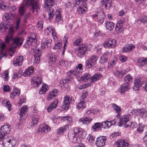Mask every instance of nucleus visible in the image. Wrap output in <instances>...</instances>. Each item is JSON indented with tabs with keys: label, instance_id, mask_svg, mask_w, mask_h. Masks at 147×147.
Here are the masks:
<instances>
[{
	"label": "nucleus",
	"instance_id": "1",
	"mask_svg": "<svg viewBox=\"0 0 147 147\" xmlns=\"http://www.w3.org/2000/svg\"><path fill=\"white\" fill-rule=\"evenodd\" d=\"M13 32V28H10L8 32V34L5 37V39L6 43H9L11 40L13 41V44L9 50V52H11L13 53L15 52L14 49L17 45L21 46L23 41V39L21 38L17 37L13 39L12 34Z\"/></svg>",
	"mask_w": 147,
	"mask_h": 147
},
{
	"label": "nucleus",
	"instance_id": "2",
	"mask_svg": "<svg viewBox=\"0 0 147 147\" xmlns=\"http://www.w3.org/2000/svg\"><path fill=\"white\" fill-rule=\"evenodd\" d=\"M81 134L82 138H84L86 136L85 132H81L77 128L74 129L73 131H70L68 133V137L69 140L73 143H79L80 142V139L77 137Z\"/></svg>",
	"mask_w": 147,
	"mask_h": 147
},
{
	"label": "nucleus",
	"instance_id": "3",
	"mask_svg": "<svg viewBox=\"0 0 147 147\" xmlns=\"http://www.w3.org/2000/svg\"><path fill=\"white\" fill-rule=\"evenodd\" d=\"M119 118H120V120L118 124L119 126L125 125V127L127 128L130 127L132 123L129 121L131 118V116L130 114H128L123 115ZM118 123H119L118 122Z\"/></svg>",
	"mask_w": 147,
	"mask_h": 147
},
{
	"label": "nucleus",
	"instance_id": "4",
	"mask_svg": "<svg viewBox=\"0 0 147 147\" xmlns=\"http://www.w3.org/2000/svg\"><path fill=\"white\" fill-rule=\"evenodd\" d=\"M87 51V47L86 45L84 44H82L76 48L75 52L78 57L82 58L85 56Z\"/></svg>",
	"mask_w": 147,
	"mask_h": 147
},
{
	"label": "nucleus",
	"instance_id": "5",
	"mask_svg": "<svg viewBox=\"0 0 147 147\" xmlns=\"http://www.w3.org/2000/svg\"><path fill=\"white\" fill-rule=\"evenodd\" d=\"M16 143L15 138L11 137H7L3 139L2 145L3 147H13Z\"/></svg>",
	"mask_w": 147,
	"mask_h": 147
},
{
	"label": "nucleus",
	"instance_id": "6",
	"mask_svg": "<svg viewBox=\"0 0 147 147\" xmlns=\"http://www.w3.org/2000/svg\"><path fill=\"white\" fill-rule=\"evenodd\" d=\"M104 46L106 48H113L115 47L116 45V41L112 38L107 40L104 43Z\"/></svg>",
	"mask_w": 147,
	"mask_h": 147
},
{
	"label": "nucleus",
	"instance_id": "7",
	"mask_svg": "<svg viewBox=\"0 0 147 147\" xmlns=\"http://www.w3.org/2000/svg\"><path fill=\"white\" fill-rule=\"evenodd\" d=\"M106 140V137L105 136H100L97 138L96 144L97 147H102L105 144Z\"/></svg>",
	"mask_w": 147,
	"mask_h": 147
},
{
	"label": "nucleus",
	"instance_id": "8",
	"mask_svg": "<svg viewBox=\"0 0 147 147\" xmlns=\"http://www.w3.org/2000/svg\"><path fill=\"white\" fill-rule=\"evenodd\" d=\"M50 130V128L48 125L43 124L39 126L38 129V134H44L48 132Z\"/></svg>",
	"mask_w": 147,
	"mask_h": 147
},
{
	"label": "nucleus",
	"instance_id": "9",
	"mask_svg": "<svg viewBox=\"0 0 147 147\" xmlns=\"http://www.w3.org/2000/svg\"><path fill=\"white\" fill-rule=\"evenodd\" d=\"M70 97L66 95L64 96L63 104L61 106V107L63 110H67L68 109L70 105Z\"/></svg>",
	"mask_w": 147,
	"mask_h": 147
},
{
	"label": "nucleus",
	"instance_id": "10",
	"mask_svg": "<svg viewBox=\"0 0 147 147\" xmlns=\"http://www.w3.org/2000/svg\"><path fill=\"white\" fill-rule=\"evenodd\" d=\"M37 40L36 39V36L35 34L34 33L32 34V36L28 38L27 39L26 44V45H28V46H30L31 45H36V43Z\"/></svg>",
	"mask_w": 147,
	"mask_h": 147
},
{
	"label": "nucleus",
	"instance_id": "11",
	"mask_svg": "<svg viewBox=\"0 0 147 147\" xmlns=\"http://www.w3.org/2000/svg\"><path fill=\"white\" fill-rule=\"evenodd\" d=\"M42 82L41 78L38 76L34 77L31 80V83L35 87H38L41 84Z\"/></svg>",
	"mask_w": 147,
	"mask_h": 147
},
{
	"label": "nucleus",
	"instance_id": "12",
	"mask_svg": "<svg viewBox=\"0 0 147 147\" xmlns=\"http://www.w3.org/2000/svg\"><path fill=\"white\" fill-rule=\"evenodd\" d=\"M92 120V119L90 117H85L79 119L78 122L81 124L84 125L90 123Z\"/></svg>",
	"mask_w": 147,
	"mask_h": 147
},
{
	"label": "nucleus",
	"instance_id": "13",
	"mask_svg": "<svg viewBox=\"0 0 147 147\" xmlns=\"http://www.w3.org/2000/svg\"><path fill=\"white\" fill-rule=\"evenodd\" d=\"M144 80H140L139 79L135 80L134 82V85L133 87V89L135 91L138 90L142 86V82Z\"/></svg>",
	"mask_w": 147,
	"mask_h": 147
},
{
	"label": "nucleus",
	"instance_id": "14",
	"mask_svg": "<svg viewBox=\"0 0 147 147\" xmlns=\"http://www.w3.org/2000/svg\"><path fill=\"white\" fill-rule=\"evenodd\" d=\"M54 4V1H51V0H48V1L45 0V5L44 6L45 10L47 11L53 6Z\"/></svg>",
	"mask_w": 147,
	"mask_h": 147
},
{
	"label": "nucleus",
	"instance_id": "15",
	"mask_svg": "<svg viewBox=\"0 0 147 147\" xmlns=\"http://www.w3.org/2000/svg\"><path fill=\"white\" fill-rule=\"evenodd\" d=\"M40 5L38 1L34 3L32 6V12L34 15H36L40 11Z\"/></svg>",
	"mask_w": 147,
	"mask_h": 147
},
{
	"label": "nucleus",
	"instance_id": "16",
	"mask_svg": "<svg viewBox=\"0 0 147 147\" xmlns=\"http://www.w3.org/2000/svg\"><path fill=\"white\" fill-rule=\"evenodd\" d=\"M112 105L115 113H117V118L119 119L121 116V108L119 106L114 103L112 104Z\"/></svg>",
	"mask_w": 147,
	"mask_h": 147
},
{
	"label": "nucleus",
	"instance_id": "17",
	"mask_svg": "<svg viewBox=\"0 0 147 147\" xmlns=\"http://www.w3.org/2000/svg\"><path fill=\"white\" fill-rule=\"evenodd\" d=\"M58 103V100L56 99H54V101L52 102L47 108V111L49 112L51 110L55 109L57 107Z\"/></svg>",
	"mask_w": 147,
	"mask_h": 147
},
{
	"label": "nucleus",
	"instance_id": "18",
	"mask_svg": "<svg viewBox=\"0 0 147 147\" xmlns=\"http://www.w3.org/2000/svg\"><path fill=\"white\" fill-rule=\"evenodd\" d=\"M112 1V0H100L101 3L105 6V8L108 9L111 7Z\"/></svg>",
	"mask_w": 147,
	"mask_h": 147
},
{
	"label": "nucleus",
	"instance_id": "19",
	"mask_svg": "<svg viewBox=\"0 0 147 147\" xmlns=\"http://www.w3.org/2000/svg\"><path fill=\"white\" fill-rule=\"evenodd\" d=\"M10 128L9 125L7 124L6 125H4L1 127L0 128V131L2 132L4 135H5L9 133L10 131Z\"/></svg>",
	"mask_w": 147,
	"mask_h": 147
},
{
	"label": "nucleus",
	"instance_id": "20",
	"mask_svg": "<svg viewBox=\"0 0 147 147\" xmlns=\"http://www.w3.org/2000/svg\"><path fill=\"white\" fill-rule=\"evenodd\" d=\"M23 59V57L20 56L16 59H14L13 64L15 66L22 65Z\"/></svg>",
	"mask_w": 147,
	"mask_h": 147
},
{
	"label": "nucleus",
	"instance_id": "21",
	"mask_svg": "<svg viewBox=\"0 0 147 147\" xmlns=\"http://www.w3.org/2000/svg\"><path fill=\"white\" fill-rule=\"evenodd\" d=\"M33 67H30L26 69L23 74V75L25 77H29L33 74Z\"/></svg>",
	"mask_w": 147,
	"mask_h": 147
},
{
	"label": "nucleus",
	"instance_id": "22",
	"mask_svg": "<svg viewBox=\"0 0 147 147\" xmlns=\"http://www.w3.org/2000/svg\"><path fill=\"white\" fill-rule=\"evenodd\" d=\"M69 80L64 79L60 81L59 86L63 89H66L68 87Z\"/></svg>",
	"mask_w": 147,
	"mask_h": 147
},
{
	"label": "nucleus",
	"instance_id": "23",
	"mask_svg": "<svg viewBox=\"0 0 147 147\" xmlns=\"http://www.w3.org/2000/svg\"><path fill=\"white\" fill-rule=\"evenodd\" d=\"M98 18V21L100 23H103L105 16L104 13L102 11H100L99 12L97 13Z\"/></svg>",
	"mask_w": 147,
	"mask_h": 147
},
{
	"label": "nucleus",
	"instance_id": "24",
	"mask_svg": "<svg viewBox=\"0 0 147 147\" xmlns=\"http://www.w3.org/2000/svg\"><path fill=\"white\" fill-rule=\"evenodd\" d=\"M86 9V7L85 5H83L82 6L78 7L77 8V12L81 15L85 13Z\"/></svg>",
	"mask_w": 147,
	"mask_h": 147
},
{
	"label": "nucleus",
	"instance_id": "25",
	"mask_svg": "<svg viewBox=\"0 0 147 147\" xmlns=\"http://www.w3.org/2000/svg\"><path fill=\"white\" fill-rule=\"evenodd\" d=\"M117 62V59L116 57H114L109 63H108V68H112L116 64Z\"/></svg>",
	"mask_w": 147,
	"mask_h": 147
},
{
	"label": "nucleus",
	"instance_id": "26",
	"mask_svg": "<svg viewBox=\"0 0 147 147\" xmlns=\"http://www.w3.org/2000/svg\"><path fill=\"white\" fill-rule=\"evenodd\" d=\"M132 78L131 76L129 74H127L124 77V83L129 86L132 80Z\"/></svg>",
	"mask_w": 147,
	"mask_h": 147
},
{
	"label": "nucleus",
	"instance_id": "27",
	"mask_svg": "<svg viewBox=\"0 0 147 147\" xmlns=\"http://www.w3.org/2000/svg\"><path fill=\"white\" fill-rule=\"evenodd\" d=\"M117 142L119 147H125L129 145L128 142L127 141L123 139L118 140Z\"/></svg>",
	"mask_w": 147,
	"mask_h": 147
},
{
	"label": "nucleus",
	"instance_id": "28",
	"mask_svg": "<svg viewBox=\"0 0 147 147\" xmlns=\"http://www.w3.org/2000/svg\"><path fill=\"white\" fill-rule=\"evenodd\" d=\"M129 85L123 83L121 87H120L119 88V92L122 94H123L125 93L126 91L129 89Z\"/></svg>",
	"mask_w": 147,
	"mask_h": 147
},
{
	"label": "nucleus",
	"instance_id": "29",
	"mask_svg": "<svg viewBox=\"0 0 147 147\" xmlns=\"http://www.w3.org/2000/svg\"><path fill=\"white\" fill-rule=\"evenodd\" d=\"M134 48V45L132 44L126 45L123 48V52H128Z\"/></svg>",
	"mask_w": 147,
	"mask_h": 147
},
{
	"label": "nucleus",
	"instance_id": "30",
	"mask_svg": "<svg viewBox=\"0 0 147 147\" xmlns=\"http://www.w3.org/2000/svg\"><path fill=\"white\" fill-rule=\"evenodd\" d=\"M20 94V89L18 88H15L11 93L10 97L12 98H14L17 95L19 96Z\"/></svg>",
	"mask_w": 147,
	"mask_h": 147
},
{
	"label": "nucleus",
	"instance_id": "31",
	"mask_svg": "<svg viewBox=\"0 0 147 147\" xmlns=\"http://www.w3.org/2000/svg\"><path fill=\"white\" fill-rule=\"evenodd\" d=\"M105 24V27L107 29L111 31L113 30L114 27V24L113 22L108 21Z\"/></svg>",
	"mask_w": 147,
	"mask_h": 147
},
{
	"label": "nucleus",
	"instance_id": "32",
	"mask_svg": "<svg viewBox=\"0 0 147 147\" xmlns=\"http://www.w3.org/2000/svg\"><path fill=\"white\" fill-rule=\"evenodd\" d=\"M99 111L97 109L92 108L87 111L86 113V115H91L94 114H96Z\"/></svg>",
	"mask_w": 147,
	"mask_h": 147
},
{
	"label": "nucleus",
	"instance_id": "33",
	"mask_svg": "<svg viewBox=\"0 0 147 147\" xmlns=\"http://www.w3.org/2000/svg\"><path fill=\"white\" fill-rule=\"evenodd\" d=\"M26 11L25 7L24 6V3L22 4L19 8L18 9V13L20 16H23Z\"/></svg>",
	"mask_w": 147,
	"mask_h": 147
},
{
	"label": "nucleus",
	"instance_id": "34",
	"mask_svg": "<svg viewBox=\"0 0 147 147\" xmlns=\"http://www.w3.org/2000/svg\"><path fill=\"white\" fill-rule=\"evenodd\" d=\"M61 119L66 122L69 125L71 123L72 121L71 117L68 116H63L61 117Z\"/></svg>",
	"mask_w": 147,
	"mask_h": 147
},
{
	"label": "nucleus",
	"instance_id": "35",
	"mask_svg": "<svg viewBox=\"0 0 147 147\" xmlns=\"http://www.w3.org/2000/svg\"><path fill=\"white\" fill-rule=\"evenodd\" d=\"M98 59V57L97 56L93 55L90 57L89 60L94 65L96 64Z\"/></svg>",
	"mask_w": 147,
	"mask_h": 147
},
{
	"label": "nucleus",
	"instance_id": "36",
	"mask_svg": "<svg viewBox=\"0 0 147 147\" xmlns=\"http://www.w3.org/2000/svg\"><path fill=\"white\" fill-rule=\"evenodd\" d=\"M101 77V75L100 74H95L90 78L91 82H94L96 81L99 80Z\"/></svg>",
	"mask_w": 147,
	"mask_h": 147
},
{
	"label": "nucleus",
	"instance_id": "37",
	"mask_svg": "<svg viewBox=\"0 0 147 147\" xmlns=\"http://www.w3.org/2000/svg\"><path fill=\"white\" fill-rule=\"evenodd\" d=\"M39 118L38 116L36 115L35 113H34L33 115V117L32 118V121L31 122L33 125H36L38 121Z\"/></svg>",
	"mask_w": 147,
	"mask_h": 147
},
{
	"label": "nucleus",
	"instance_id": "38",
	"mask_svg": "<svg viewBox=\"0 0 147 147\" xmlns=\"http://www.w3.org/2000/svg\"><path fill=\"white\" fill-rule=\"evenodd\" d=\"M86 107V104L83 100L81 101L80 102L78 103L76 106L77 109L78 110L84 108Z\"/></svg>",
	"mask_w": 147,
	"mask_h": 147
},
{
	"label": "nucleus",
	"instance_id": "39",
	"mask_svg": "<svg viewBox=\"0 0 147 147\" xmlns=\"http://www.w3.org/2000/svg\"><path fill=\"white\" fill-rule=\"evenodd\" d=\"M102 127L104 129L109 128L111 126V124L109 121H107L101 123Z\"/></svg>",
	"mask_w": 147,
	"mask_h": 147
},
{
	"label": "nucleus",
	"instance_id": "40",
	"mask_svg": "<svg viewBox=\"0 0 147 147\" xmlns=\"http://www.w3.org/2000/svg\"><path fill=\"white\" fill-rule=\"evenodd\" d=\"M21 17H19L17 18L15 22V29L17 30L19 29L20 27V23L21 21Z\"/></svg>",
	"mask_w": 147,
	"mask_h": 147
},
{
	"label": "nucleus",
	"instance_id": "41",
	"mask_svg": "<svg viewBox=\"0 0 147 147\" xmlns=\"http://www.w3.org/2000/svg\"><path fill=\"white\" fill-rule=\"evenodd\" d=\"M42 42H44L46 45L48 46L49 47L51 46V44L52 42V40L50 38H43L42 40Z\"/></svg>",
	"mask_w": 147,
	"mask_h": 147
},
{
	"label": "nucleus",
	"instance_id": "42",
	"mask_svg": "<svg viewBox=\"0 0 147 147\" xmlns=\"http://www.w3.org/2000/svg\"><path fill=\"white\" fill-rule=\"evenodd\" d=\"M42 42H44L46 45L48 46L49 47L51 46V44L52 42V40L50 38H43L42 40Z\"/></svg>",
	"mask_w": 147,
	"mask_h": 147
},
{
	"label": "nucleus",
	"instance_id": "43",
	"mask_svg": "<svg viewBox=\"0 0 147 147\" xmlns=\"http://www.w3.org/2000/svg\"><path fill=\"white\" fill-rule=\"evenodd\" d=\"M37 1H35L34 0H27L26 1L24 2L22 4L24 3V6H29L32 5L33 6V4L35 2Z\"/></svg>",
	"mask_w": 147,
	"mask_h": 147
},
{
	"label": "nucleus",
	"instance_id": "44",
	"mask_svg": "<svg viewBox=\"0 0 147 147\" xmlns=\"http://www.w3.org/2000/svg\"><path fill=\"white\" fill-rule=\"evenodd\" d=\"M2 105L7 107L9 111H10L11 105L9 101H3L2 102Z\"/></svg>",
	"mask_w": 147,
	"mask_h": 147
},
{
	"label": "nucleus",
	"instance_id": "45",
	"mask_svg": "<svg viewBox=\"0 0 147 147\" xmlns=\"http://www.w3.org/2000/svg\"><path fill=\"white\" fill-rule=\"evenodd\" d=\"M86 3H83V0H76L74 2L73 5L74 7L76 5H85Z\"/></svg>",
	"mask_w": 147,
	"mask_h": 147
},
{
	"label": "nucleus",
	"instance_id": "46",
	"mask_svg": "<svg viewBox=\"0 0 147 147\" xmlns=\"http://www.w3.org/2000/svg\"><path fill=\"white\" fill-rule=\"evenodd\" d=\"M113 73L116 76L120 78L122 77L124 74V73L123 71L118 70H116L115 71H114Z\"/></svg>",
	"mask_w": 147,
	"mask_h": 147
},
{
	"label": "nucleus",
	"instance_id": "47",
	"mask_svg": "<svg viewBox=\"0 0 147 147\" xmlns=\"http://www.w3.org/2000/svg\"><path fill=\"white\" fill-rule=\"evenodd\" d=\"M57 59V57L53 54H51L49 57V60L51 61L52 63L54 64Z\"/></svg>",
	"mask_w": 147,
	"mask_h": 147
},
{
	"label": "nucleus",
	"instance_id": "48",
	"mask_svg": "<svg viewBox=\"0 0 147 147\" xmlns=\"http://www.w3.org/2000/svg\"><path fill=\"white\" fill-rule=\"evenodd\" d=\"M27 108V107L26 106L23 107L20 110V113L19 114L20 118L25 114Z\"/></svg>",
	"mask_w": 147,
	"mask_h": 147
},
{
	"label": "nucleus",
	"instance_id": "49",
	"mask_svg": "<svg viewBox=\"0 0 147 147\" xmlns=\"http://www.w3.org/2000/svg\"><path fill=\"white\" fill-rule=\"evenodd\" d=\"M2 0H0V9L4 10L7 9L9 6L5 3H3L2 2Z\"/></svg>",
	"mask_w": 147,
	"mask_h": 147
},
{
	"label": "nucleus",
	"instance_id": "50",
	"mask_svg": "<svg viewBox=\"0 0 147 147\" xmlns=\"http://www.w3.org/2000/svg\"><path fill=\"white\" fill-rule=\"evenodd\" d=\"M101 127H102L101 123H94V125L92 126V127L94 131H95L96 129H99Z\"/></svg>",
	"mask_w": 147,
	"mask_h": 147
},
{
	"label": "nucleus",
	"instance_id": "51",
	"mask_svg": "<svg viewBox=\"0 0 147 147\" xmlns=\"http://www.w3.org/2000/svg\"><path fill=\"white\" fill-rule=\"evenodd\" d=\"M52 36L53 37L54 40L55 41H57L58 40V38L56 34L55 28H53L52 30H51Z\"/></svg>",
	"mask_w": 147,
	"mask_h": 147
},
{
	"label": "nucleus",
	"instance_id": "52",
	"mask_svg": "<svg viewBox=\"0 0 147 147\" xmlns=\"http://www.w3.org/2000/svg\"><path fill=\"white\" fill-rule=\"evenodd\" d=\"M56 42H57L55 44V48L56 49H60L62 45V42L58 40Z\"/></svg>",
	"mask_w": 147,
	"mask_h": 147
},
{
	"label": "nucleus",
	"instance_id": "53",
	"mask_svg": "<svg viewBox=\"0 0 147 147\" xmlns=\"http://www.w3.org/2000/svg\"><path fill=\"white\" fill-rule=\"evenodd\" d=\"M58 64L62 67H64L66 68L67 65V63L65 61L61 60L59 61Z\"/></svg>",
	"mask_w": 147,
	"mask_h": 147
},
{
	"label": "nucleus",
	"instance_id": "54",
	"mask_svg": "<svg viewBox=\"0 0 147 147\" xmlns=\"http://www.w3.org/2000/svg\"><path fill=\"white\" fill-rule=\"evenodd\" d=\"M138 63H143L144 64L147 63V58L140 57L138 60Z\"/></svg>",
	"mask_w": 147,
	"mask_h": 147
},
{
	"label": "nucleus",
	"instance_id": "55",
	"mask_svg": "<svg viewBox=\"0 0 147 147\" xmlns=\"http://www.w3.org/2000/svg\"><path fill=\"white\" fill-rule=\"evenodd\" d=\"M115 29L118 32H121L123 30L124 28L122 26L116 24Z\"/></svg>",
	"mask_w": 147,
	"mask_h": 147
},
{
	"label": "nucleus",
	"instance_id": "56",
	"mask_svg": "<svg viewBox=\"0 0 147 147\" xmlns=\"http://www.w3.org/2000/svg\"><path fill=\"white\" fill-rule=\"evenodd\" d=\"M108 59L102 55L100 58L99 62L101 64H104L107 62Z\"/></svg>",
	"mask_w": 147,
	"mask_h": 147
},
{
	"label": "nucleus",
	"instance_id": "57",
	"mask_svg": "<svg viewBox=\"0 0 147 147\" xmlns=\"http://www.w3.org/2000/svg\"><path fill=\"white\" fill-rule=\"evenodd\" d=\"M87 139L88 140V142L91 144L94 142V138L92 136L89 135L87 137Z\"/></svg>",
	"mask_w": 147,
	"mask_h": 147
},
{
	"label": "nucleus",
	"instance_id": "58",
	"mask_svg": "<svg viewBox=\"0 0 147 147\" xmlns=\"http://www.w3.org/2000/svg\"><path fill=\"white\" fill-rule=\"evenodd\" d=\"M9 14L8 13H5L3 16L2 18L4 21L7 22L8 21L10 22V21L9 20Z\"/></svg>",
	"mask_w": 147,
	"mask_h": 147
},
{
	"label": "nucleus",
	"instance_id": "59",
	"mask_svg": "<svg viewBox=\"0 0 147 147\" xmlns=\"http://www.w3.org/2000/svg\"><path fill=\"white\" fill-rule=\"evenodd\" d=\"M138 114L141 116H143L144 115L146 114V111L144 109H138L137 111Z\"/></svg>",
	"mask_w": 147,
	"mask_h": 147
},
{
	"label": "nucleus",
	"instance_id": "60",
	"mask_svg": "<svg viewBox=\"0 0 147 147\" xmlns=\"http://www.w3.org/2000/svg\"><path fill=\"white\" fill-rule=\"evenodd\" d=\"M142 86L146 92H147V80H145L142 82Z\"/></svg>",
	"mask_w": 147,
	"mask_h": 147
},
{
	"label": "nucleus",
	"instance_id": "61",
	"mask_svg": "<svg viewBox=\"0 0 147 147\" xmlns=\"http://www.w3.org/2000/svg\"><path fill=\"white\" fill-rule=\"evenodd\" d=\"M86 66L87 68H90L91 67H93L94 65L93 64L90 62V61L88 60L86 62Z\"/></svg>",
	"mask_w": 147,
	"mask_h": 147
},
{
	"label": "nucleus",
	"instance_id": "62",
	"mask_svg": "<svg viewBox=\"0 0 147 147\" xmlns=\"http://www.w3.org/2000/svg\"><path fill=\"white\" fill-rule=\"evenodd\" d=\"M55 20V22L58 24H61L63 22L62 17H56Z\"/></svg>",
	"mask_w": 147,
	"mask_h": 147
},
{
	"label": "nucleus",
	"instance_id": "63",
	"mask_svg": "<svg viewBox=\"0 0 147 147\" xmlns=\"http://www.w3.org/2000/svg\"><path fill=\"white\" fill-rule=\"evenodd\" d=\"M21 72L20 71H19L18 72L15 73L14 74L13 78L14 79H16L20 78L21 76Z\"/></svg>",
	"mask_w": 147,
	"mask_h": 147
},
{
	"label": "nucleus",
	"instance_id": "64",
	"mask_svg": "<svg viewBox=\"0 0 147 147\" xmlns=\"http://www.w3.org/2000/svg\"><path fill=\"white\" fill-rule=\"evenodd\" d=\"M111 52L107 51L104 53L102 56H104L105 57L107 58L108 59L109 57L111 56Z\"/></svg>",
	"mask_w": 147,
	"mask_h": 147
}]
</instances>
